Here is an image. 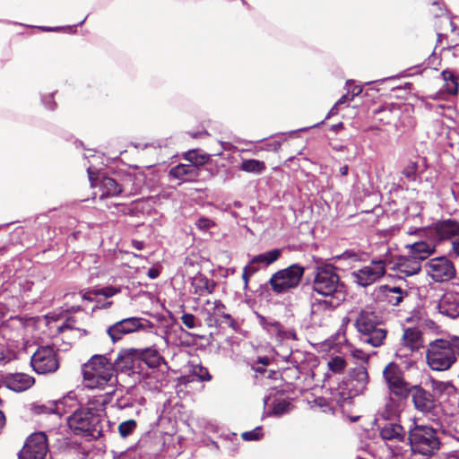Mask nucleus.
Returning <instances> with one entry per match:
<instances>
[{"label": "nucleus", "instance_id": "1", "mask_svg": "<svg viewBox=\"0 0 459 459\" xmlns=\"http://www.w3.org/2000/svg\"><path fill=\"white\" fill-rule=\"evenodd\" d=\"M312 290L325 299L316 300L313 307L318 310L333 311L346 299L345 285L336 272V268L326 263L315 267Z\"/></svg>", "mask_w": 459, "mask_h": 459}, {"label": "nucleus", "instance_id": "2", "mask_svg": "<svg viewBox=\"0 0 459 459\" xmlns=\"http://www.w3.org/2000/svg\"><path fill=\"white\" fill-rule=\"evenodd\" d=\"M106 420L97 408L80 406L67 418L69 429L76 436L97 440L105 435Z\"/></svg>", "mask_w": 459, "mask_h": 459}, {"label": "nucleus", "instance_id": "3", "mask_svg": "<svg viewBox=\"0 0 459 459\" xmlns=\"http://www.w3.org/2000/svg\"><path fill=\"white\" fill-rule=\"evenodd\" d=\"M459 356V340L448 341L437 339L432 341L426 351V359L432 370L449 369Z\"/></svg>", "mask_w": 459, "mask_h": 459}, {"label": "nucleus", "instance_id": "4", "mask_svg": "<svg viewBox=\"0 0 459 459\" xmlns=\"http://www.w3.org/2000/svg\"><path fill=\"white\" fill-rule=\"evenodd\" d=\"M411 451L425 457L435 455L441 447L438 430L429 425L415 424L408 431Z\"/></svg>", "mask_w": 459, "mask_h": 459}, {"label": "nucleus", "instance_id": "5", "mask_svg": "<svg viewBox=\"0 0 459 459\" xmlns=\"http://www.w3.org/2000/svg\"><path fill=\"white\" fill-rule=\"evenodd\" d=\"M82 377L89 388H104L115 377L110 359L96 354L82 365Z\"/></svg>", "mask_w": 459, "mask_h": 459}, {"label": "nucleus", "instance_id": "6", "mask_svg": "<svg viewBox=\"0 0 459 459\" xmlns=\"http://www.w3.org/2000/svg\"><path fill=\"white\" fill-rule=\"evenodd\" d=\"M305 271V267L301 264H292L275 272L271 276L268 284L273 293L277 295L286 294L299 286Z\"/></svg>", "mask_w": 459, "mask_h": 459}, {"label": "nucleus", "instance_id": "7", "mask_svg": "<svg viewBox=\"0 0 459 459\" xmlns=\"http://www.w3.org/2000/svg\"><path fill=\"white\" fill-rule=\"evenodd\" d=\"M30 366L38 374H51L60 366L57 351L53 346H39L30 358Z\"/></svg>", "mask_w": 459, "mask_h": 459}, {"label": "nucleus", "instance_id": "8", "mask_svg": "<svg viewBox=\"0 0 459 459\" xmlns=\"http://www.w3.org/2000/svg\"><path fill=\"white\" fill-rule=\"evenodd\" d=\"M383 377L391 394L401 400L409 397L411 385L405 380L403 370L396 363H388L383 370Z\"/></svg>", "mask_w": 459, "mask_h": 459}, {"label": "nucleus", "instance_id": "9", "mask_svg": "<svg viewBox=\"0 0 459 459\" xmlns=\"http://www.w3.org/2000/svg\"><path fill=\"white\" fill-rule=\"evenodd\" d=\"M205 304L211 307H203L201 313L204 315V323L208 327L216 328L225 324L229 327L235 328L236 321L230 314L225 312L226 306L221 299H216L213 302L207 299Z\"/></svg>", "mask_w": 459, "mask_h": 459}, {"label": "nucleus", "instance_id": "10", "mask_svg": "<svg viewBox=\"0 0 459 459\" xmlns=\"http://www.w3.org/2000/svg\"><path fill=\"white\" fill-rule=\"evenodd\" d=\"M48 452V436L44 432H34L26 438L18 459H46Z\"/></svg>", "mask_w": 459, "mask_h": 459}, {"label": "nucleus", "instance_id": "11", "mask_svg": "<svg viewBox=\"0 0 459 459\" xmlns=\"http://www.w3.org/2000/svg\"><path fill=\"white\" fill-rule=\"evenodd\" d=\"M386 273V263L384 260H372L369 264L351 273L353 281L361 287H368Z\"/></svg>", "mask_w": 459, "mask_h": 459}, {"label": "nucleus", "instance_id": "12", "mask_svg": "<svg viewBox=\"0 0 459 459\" xmlns=\"http://www.w3.org/2000/svg\"><path fill=\"white\" fill-rule=\"evenodd\" d=\"M150 323L148 320L132 316L121 319L107 329V333L113 342H117L123 339L125 335L145 330L144 324Z\"/></svg>", "mask_w": 459, "mask_h": 459}, {"label": "nucleus", "instance_id": "13", "mask_svg": "<svg viewBox=\"0 0 459 459\" xmlns=\"http://www.w3.org/2000/svg\"><path fill=\"white\" fill-rule=\"evenodd\" d=\"M425 267L429 277L436 282L447 281L455 276L453 262L445 256L430 259Z\"/></svg>", "mask_w": 459, "mask_h": 459}, {"label": "nucleus", "instance_id": "14", "mask_svg": "<svg viewBox=\"0 0 459 459\" xmlns=\"http://www.w3.org/2000/svg\"><path fill=\"white\" fill-rule=\"evenodd\" d=\"M137 349L126 348L118 351L116 359L112 362L114 373H124L128 376L136 371V365L139 364L137 357Z\"/></svg>", "mask_w": 459, "mask_h": 459}, {"label": "nucleus", "instance_id": "15", "mask_svg": "<svg viewBox=\"0 0 459 459\" xmlns=\"http://www.w3.org/2000/svg\"><path fill=\"white\" fill-rule=\"evenodd\" d=\"M410 395L415 409L424 414L431 413L437 407L433 394L419 385H411Z\"/></svg>", "mask_w": 459, "mask_h": 459}, {"label": "nucleus", "instance_id": "16", "mask_svg": "<svg viewBox=\"0 0 459 459\" xmlns=\"http://www.w3.org/2000/svg\"><path fill=\"white\" fill-rule=\"evenodd\" d=\"M400 107L396 103H385L372 109L371 119L375 127L379 129L382 126L391 125L399 117Z\"/></svg>", "mask_w": 459, "mask_h": 459}, {"label": "nucleus", "instance_id": "17", "mask_svg": "<svg viewBox=\"0 0 459 459\" xmlns=\"http://www.w3.org/2000/svg\"><path fill=\"white\" fill-rule=\"evenodd\" d=\"M455 25L448 16L437 17L435 21V30L437 33V47L441 49H449L455 48L456 44L448 41V33L455 30Z\"/></svg>", "mask_w": 459, "mask_h": 459}, {"label": "nucleus", "instance_id": "18", "mask_svg": "<svg viewBox=\"0 0 459 459\" xmlns=\"http://www.w3.org/2000/svg\"><path fill=\"white\" fill-rule=\"evenodd\" d=\"M34 383L35 378L25 373H10L4 378V385L17 393L28 390Z\"/></svg>", "mask_w": 459, "mask_h": 459}, {"label": "nucleus", "instance_id": "19", "mask_svg": "<svg viewBox=\"0 0 459 459\" xmlns=\"http://www.w3.org/2000/svg\"><path fill=\"white\" fill-rule=\"evenodd\" d=\"M360 333L361 340L372 345L373 347H379L385 343L387 336V330L382 326L380 321L377 325L368 327V331H363Z\"/></svg>", "mask_w": 459, "mask_h": 459}, {"label": "nucleus", "instance_id": "20", "mask_svg": "<svg viewBox=\"0 0 459 459\" xmlns=\"http://www.w3.org/2000/svg\"><path fill=\"white\" fill-rule=\"evenodd\" d=\"M438 311L451 318L459 316V295L446 293L439 300L437 305Z\"/></svg>", "mask_w": 459, "mask_h": 459}, {"label": "nucleus", "instance_id": "21", "mask_svg": "<svg viewBox=\"0 0 459 459\" xmlns=\"http://www.w3.org/2000/svg\"><path fill=\"white\" fill-rule=\"evenodd\" d=\"M434 230L440 240H447L459 235V222L452 219L438 221Z\"/></svg>", "mask_w": 459, "mask_h": 459}, {"label": "nucleus", "instance_id": "22", "mask_svg": "<svg viewBox=\"0 0 459 459\" xmlns=\"http://www.w3.org/2000/svg\"><path fill=\"white\" fill-rule=\"evenodd\" d=\"M378 294L383 299L391 306H398L403 302L405 296L408 295L407 291L400 287H391L388 285H381L378 290Z\"/></svg>", "mask_w": 459, "mask_h": 459}, {"label": "nucleus", "instance_id": "23", "mask_svg": "<svg viewBox=\"0 0 459 459\" xmlns=\"http://www.w3.org/2000/svg\"><path fill=\"white\" fill-rule=\"evenodd\" d=\"M138 362H144L149 368H156L165 362L164 358L160 354L158 350L154 347H148L145 349H137Z\"/></svg>", "mask_w": 459, "mask_h": 459}, {"label": "nucleus", "instance_id": "24", "mask_svg": "<svg viewBox=\"0 0 459 459\" xmlns=\"http://www.w3.org/2000/svg\"><path fill=\"white\" fill-rule=\"evenodd\" d=\"M403 345L411 351H417L423 346L421 331L417 327H408L403 330Z\"/></svg>", "mask_w": 459, "mask_h": 459}, {"label": "nucleus", "instance_id": "25", "mask_svg": "<svg viewBox=\"0 0 459 459\" xmlns=\"http://www.w3.org/2000/svg\"><path fill=\"white\" fill-rule=\"evenodd\" d=\"M395 266L397 271L405 276L417 274L421 270V263L410 254L407 256H401Z\"/></svg>", "mask_w": 459, "mask_h": 459}, {"label": "nucleus", "instance_id": "26", "mask_svg": "<svg viewBox=\"0 0 459 459\" xmlns=\"http://www.w3.org/2000/svg\"><path fill=\"white\" fill-rule=\"evenodd\" d=\"M169 175L177 179L193 181L199 176V169L193 164H178L169 170Z\"/></svg>", "mask_w": 459, "mask_h": 459}, {"label": "nucleus", "instance_id": "27", "mask_svg": "<svg viewBox=\"0 0 459 459\" xmlns=\"http://www.w3.org/2000/svg\"><path fill=\"white\" fill-rule=\"evenodd\" d=\"M69 402L74 403V404H77V401L74 398V396L69 394L63 398L62 401L57 403H51L48 402V403H34L32 404V411L34 414L40 415V414H52L56 413L59 410V404H67Z\"/></svg>", "mask_w": 459, "mask_h": 459}, {"label": "nucleus", "instance_id": "28", "mask_svg": "<svg viewBox=\"0 0 459 459\" xmlns=\"http://www.w3.org/2000/svg\"><path fill=\"white\" fill-rule=\"evenodd\" d=\"M405 436L403 427L397 423L387 422L380 429V437L385 440L403 441Z\"/></svg>", "mask_w": 459, "mask_h": 459}, {"label": "nucleus", "instance_id": "29", "mask_svg": "<svg viewBox=\"0 0 459 459\" xmlns=\"http://www.w3.org/2000/svg\"><path fill=\"white\" fill-rule=\"evenodd\" d=\"M409 254L415 256L420 263L431 255L435 251V246L426 241H419L411 245H406Z\"/></svg>", "mask_w": 459, "mask_h": 459}, {"label": "nucleus", "instance_id": "30", "mask_svg": "<svg viewBox=\"0 0 459 459\" xmlns=\"http://www.w3.org/2000/svg\"><path fill=\"white\" fill-rule=\"evenodd\" d=\"M100 188L101 190L100 198L108 196H117L125 191V186L117 183L114 178L103 177L100 180Z\"/></svg>", "mask_w": 459, "mask_h": 459}, {"label": "nucleus", "instance_id": "31", "mask_svg": "<svg viewBox=\"0 0 459 459\" xmlns=\"http://www.w3.org/2000/svg\"><path fill=\"white\" fill-rule=\"evenodd\" d=\"M192 285L195 290L194 293L198 296H203L204 294H212L214 291L217 283L212 279H209L204 275H200L194 280Z\"/></svg>", "mask_w": 459, "mask_h": 459}, {"label": "nucleus", "instance_id": "32", "mask_svg": "<svg viewBox=\"0 0 459 459\" xmlns=\"http://www.w3.org/2000/svg\"><path fill=\"white\" fill-rule=\"evenodd\" d=\"M378 321L379 318L375 312L361 310L355 321V325L359 333H361L368 331V327L371 328V326L377 325Z\"/></svg>", "mask_w": 459, "mask_h": 459}, {"label": "nucleus", "instance_id": "33", "mask_svg": "<svg viewBox=\"0 0 459 459\" xmlns=\"http://www.w3.org/2000/svg\"><path fill=\"white\" fill-rule=\"evenodd\" d=\"M349 377L351 380L355 381L356 385L360 389L365 388L369 381L368 369L363 365H358L351 368L349 372Z\"/></svg>", "mask_w": 459, "mask_h": 459}, {"label": "nucleus", "instance_id": "34", "mask_svg": "<svg viewBox=\"0 0 459 459\" xmlns=\"http://www.w3.org/2000/svg\"><path fill=\"white\" fill-rule=\"evenodd\" d=\"M184 159L195 165L197 169L206 164L210 160V155L200 152L198 150H190L184 153Z\"/></svg>", "mask_w": 459, "mask_h": 459}, {"label": "nucleus", "instance_id": "35", "mask_svg": "<svg viewBox=\"0 0 459 459\" xmlns=\"http://www.w3.org/2000/svg\"><path fill=\"white\" fill-rule=\"evenodd\" d=\"M281 255V249H273L268 252L259 254L257 255H255L251 259V264H264L265 265H270L275 261H277Z\"/></svg>", "mask_w": 459, "mask_h": 459}, {"label": "nucleus", "instance_id": "36", "mask_svg": "<svg viewBox=\"0 0 459 459\" xmlns=\"http://www.w3.org/2000/svg\"><path fill=\"white\" fill-rule=\"evenodd\" d=\"M266 166L264 161L258 160H244L240 165V169L247 173H261L265 170Z\"/></svg>", "mask_w": 459, "mask_h": 459}, {"label": "nucleus", "instance_id": "37", "mask_svg": "<svg viewBox=\"0 0 459 459\" xmlns=\"http://www.w3.org/2000/svg\"><path fill=\"white\" fill-rule=\"evenodd\" d=\"M442 76L445 81V90L450 95H455L458 91V78L450 71H443Z\"/></svg>", "mask_w": 459, "mask_h": 459}, {"label": "nucleus", "instance_id": "38", "mask_svg": "<svg viewBox=\"0 0 459 459\" xmlns=\"http://www.w3.org/2000/svg\"><path fill=\"white\" fill-rule=\"evenodd\" d=\"M137 421L134 419L127 420L118 425V433L122 438H126L137 429Z\"/></svg>", "mask_w": 459, "mask_h": 459}, {"label": "nucleus", "instance_id": "39", "mask_svg": "<svg viewBox=\"0 0 459 459\" xmlns=\"http://www.w3.org/2000/svg\"><path fill=\"white\" fill-rule=\"evenodd\" d=\"M328 368L334 374H342L347 367L346 360L341 356H334L327 363Z\"/></svg>", "mask_w": 459, "mask_h": 459}, {"label": "nucleus", "instance_id": "40", "mask_svg": "<svg viewBox=\"0 0 459 459\" xmlns=\"http://www.w3.org/2000/svg\"><path fill=\"white\" fill-rule=\"evenodd\" d=\"M68 330L69 331L75 330V331H78V332H82L84 334H86V331L83 328H82L81 326L78 325L76 318L73 317V316L67 317L62 323V325H60L57 327V331L60 333H64L65 331H68Z\"/></svg>", "mask_w": 459, "mask_h": 459}, {"label": "nucleus", "instance_id": "41", "mask_svg": "<svg viewBox=\"0 0 459 459\" xmlns=\"http://www.w3.org/2000/svg\"><path fill=\"white\" fill-rule=\"evenodd\" d=\"M419 164L416 160H410L402 170V174L408 181H415L417 179Z\"/></svg>", "mask_w": 459, "mask_h": 459}, {"label": "nucleus", "instance_id": "42", "mask_svg": "<svg viewBox=\"0 0 459 459\" xmlns=\"http://www.w3.org/2000/svg\"><path fill=\"white\" fill-rule=\"evenodd\" d=\"M270 326L273 328V331L276 332L277 336L280 339H285V338H293L297 339L296 333L294 331H285L283 329V326L279 322H273L270 324Z\"/></svg>", "mask_w": 459, "mask_h": 459}, {"label": "nucleus", "instance_id": "43", "mask_svg": "<svg viewBox=\"0 0 459 459\" xmlns=\"http://www.w3.org/2000/svg\"><path fill=\"white\" fill-rule=\"evenodd\" d=\"M291 403L286 400H281L273 404V414L281 416L290 411Z\"/></svg>", "mask_w": 459, "mask_h": 459}, {"label": "nucleus", "instance_id": "44", "mask_svg": "<svg viewBox=\"0 0 459 459\" xmlns=\"http://www.w3.org/2000/svg\"><path fill=\"white\" fill-rule=\"evenodd\" d=\"M333 260L335 262L339 260L351 261L354 263L359 262L361 260V254L353 250H346L342 254L333 256Z\"/></svg>", "mask_w": 459, "mask_h": 459}, {"label": "nucleus", "instance_id": "45", "mask_svg": "<svg viewBox=\"0 0 459 459\" xmlns=\"http://www.w3.org/2000/svg\"><path fill=\"white\" fill-rule=\"evenodd\" d=\"M192 373L200 381H210L212 378L208 368L204 366H201V365L194 366L193 369H192Z\"/></svg>", "mask_w": 459, "mask_h": 459}, {"label": "nucleus", "instance_id": "46", "mask_svg": "<svg viewBox=\"0 0 459 459\" xmlns=\"http://www.w3.org/2000/svg\"><path fill=\"white\" fill-rule=\"evenodd\" d=\"M120 291V288H117L114 286H107L100 289H92L93 295H101L104 296L106 299L113 297L114 295L119 293Z\"/></svg>", "mask_w": 459, "mask_h": 459}, {"label": "nucleus", "instance_id": "47", "mask_svg": "<svg viewBox=\"0 0 459 459\" xmlns=\"http://www.w3.org/2000/svg\"><path fill=\"white\" fill-rule=\"evenodd\" d=\"M182 324L188 329H194L202 325L201 322L197 321L195 315L190 313H184L181 317Z\"/></svg>", "mask_w": 459, "mask_h": 459}, {"label": "nucleus", "instance_id": "48", "mask_svg": "<svg viewBox=\"0 0 459 459\" xmlns=\"http://www.w3.org/2000/svg\"><path fill=\"white\" fill-rule=\"evenodd\" d=\"M262 427H256L250 431H246L241 434V437L245 441H256L263 437Z\"/></svg>", "mask_w": 459, "mask_h": 459}, {"label": "nucleus", "instance_id": "49", "mask_svg": "<svg viewBox=\"0 0 459 459\" xmlns=\"http://www.w3.org/2000/svg\"><path fill=\"white\" fill-rule=\"evenodd\" d=\"M195 226L200 230H208L215 226V222L209 218L201 217L196 221Z\"/></svg>", "mask_w": 459, "mask_h": 459}, {"label": "nucleus", "instance_id": "50", "mask_svg": "<svg viewBox=\"0 0 459 459\" xmlns=\"http://www.w3.org/2000/svg\"><path fill=\"white\" fill-rule=\"evenodd\" d=\"M352 356L362 361H368V355L361 350H355L352 351Z\"/></svg>", "mask_w": 459, "mask_h": 459}, {"label": "nucleus", "instance_id": "51", "mask_svg": "<svg viewBox=\"0 0 459 459\" xmlns=\"http://www.w3.org/2000/svg\"><path fill=\"white\" fill-rule=\"evenodd\" d=\"M255 264H251V262H250L249 264L245 266L243 270L246 271L248 274H250L252 276L258 271V268L255 267Z\"/></svg>", "mask_w": 459, "mask_h": 459}, {"label": "nucleus", "instance_id": "52", "mask_svg": "<svg viewBox=\"0 0 459 459\" xmlns=\"http://www.w3.org/2000/svg\"><path fill=\"white\" fill-rule=\"evenodd\" d=\"M160 270L157 268H153V267L150 268L147 272V275L151 279L158 278L160 276Z\"/></svg>", "mask_w": 459, "mask_h": 459}, {"label": "nucleus", "instance_id": "53", "mask_svg": "<svg viewBox=\"0 0 459 459\" xmlns=\"http://www.w3.org/2000/svg\"><path fill=\"white\" fill-rule=\"evenodd\" d=\"M362 91V87L359 85H354L351 90H349V92L351 93V100L353 99L354 96L359 95Z\"/></svg>", "mask_w": 459, "mask_h": 459}, {"label": "nucleus", "instance_id": "54", "mask_svg": "<svg viewBox=\"0 0 459 459\" xmlns=\"http://www.w3.org/2000/svg\"><path fill=\"white\" fill-rule=\"evenodd\" d=\"M92 295H93L92 289L91 290L89 289L84 291V293L82 294V299L92 302L93 301V299L91 297Z\"/></svg>", "mask_w": 459, "mask_h": 459}, {"label": "nucleus", "instance_id": "55", "mask_svg": "<svg viewBox=\"0 0 459 459\" xmlns=\"http://www.w3.org/2000/svg\"><path fill=\"white\" fill-rule=\"evenodd\" d=\"M132 246L137 250H142L144 247V243L143 241L133 239Z\"/></svg>", "mask_w": 459, "mask_h": 459}, {"label": "nucleus", "instance_id": "56", "mask_svg": "<svg viewBox=\"0 0 459 459\" xmlns=\"http://www.w3.org/2000/svg\"><path fill=\"white\" fill-rule=\"evenodd\" d=\"M251 275L248 274L246 271L243 270V273H242V280L244 281V287L247 288V285H248V282H249V279H250Z\"/></svg>", "mask_w": 459, "mask_h": 459}, {"label": "nucleus", "instance_id": "57", "mask_svg": "<svg viewBox=\"0 0 459 459\" xmlns=\"http://www.w3.org/2000/svg\"><path fill=\"white\" fill-rule=\"evenodd\" d=\"M257 362L263 366H267L270 363V359L267 356L259 357Z\"/></svg>", "mask_w": 459, "mask_h": 459}, {"label": "nucleus", "instance_id": "58", "mask_svg": "<svg viewBox=\"0 0 459 459\" xmlns=\"http://www.w3.org/2000/svg\"><path fill=\"white\" fill-rule=\"evenodd\" d=\"M453 250L459 255V238L452 242Z\"/></svg>", "mask_w": 459, "mask_h": 459}, {"label": "nucleus", "instance_id": "59", "mask_svg": "<svg viewBox=\"0 0 459 459\" xmlns=\"http://www.w3.org/2000/svg\"><path fill=\"white\" fill-rule=\"evenodd\" d=\"M343 128V124L342 122L338 123V124H335V125H333L331 126V130L334 133H338L339 130L342 129Z\"/></svg>", "mask_w": 459, "mask_h": 459}, {"label": "nucleus", "instance_id": "60", "mask_svg": "<svg viewBox=\"0 0 459 459\" xmlns=\"http://www.w3.org/2000/svg\"><path fill=\"white\" fill-rule=\"evenodd\" d=\"M99 403V400L96 397L90 399L86 407L96 408V405Z\"/></svg>", "mask_w": 459, "mask_h": 459}, {"label": "nucleus", "instance_id": "61", "mask_svg": "<svg viewBox=\"0 0 459 459\" xmlns=\"http://www.w3.org/2000/svg\"><path fill=\"white\" fill-rule=\"evenodd\" d=\"M351 100V98L348 97V95L342 96L339 100L335 103V107L345 103L347 100Z\"/></svg>", "mask_w": 459, "mask_h": 459}, {"label": "nucleus", "instance_id": "62", "mask_svg": "<svg viewBox=\"0 0 459 459\" xmlns=\"http://www.w3.org/2000/svg\"><path fill=\"white\" fill-rule=\"evenodd\" d=\"M349 171L348 165H343L339 169V172L342 176H347Z\"/></svg>", "mask_w": 459, "mask_h": 459}, {"label": "nucleus", "instance_id": "63", "mask_svg": "<svg viewBox=\"0 0 459 459\" xmlns=\"http://www.w3.org/2000/svg\"><path fill=\"white\" fill-rule=\"evenodd\" d=\"M82 310L81 306H72L69 308H66V311L69 313H75Z\"/></svg>", "mask_w": 459, "mask_h": 459}, {"label": "nucleus", "instance_id": "64", "mask_svg": "<svg viewBox=\"0 0 459 459\" xmlns=\"http://www.w3.org/2000/svg\"><path fill=\"white\" fill-rule=\"evenodd\" d=\"M426 325H428L430 329H435L437 328V325L434 321L432 320H429L427 323H426Z\"/></svg>", "mask_w": 459, "mask_h": 459}]
</instances>
